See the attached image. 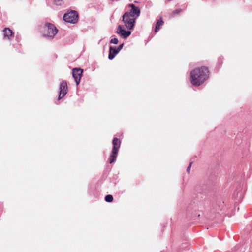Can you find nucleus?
Masks as SVG:
<instances>
[{
	"mask_svg": "<svg viewBox=\"0 0 252 252\" xmlns=\"http://www.w3.org/2000/svg\"><path fill=\"white\" fill-rule=\"evenodd\" d=\"M208 70L207 68L202 67L197 68L190 72V81L194 86H199L202 84L208 77Z\"/></svg>",
	"mask_w": 252,
	"mask_h": 252,
	"instance_id": "nucleus-1",
	"label": "nucleus"
},
{
	"mask_svg": "<svg viewBox=\"0 0 252 252\" xmlns=\"http://www.w3.org/2000/svg\"><path fill=\"white\" fill-rule=\"evenodd\" d=\"M58 32V30L54 25L46 23L42 31L43 36L52 39Z\"/></svg>",
	"mask_w": 252,
	"mask_h": 252,
	"instance_id": "nucleus-2",
	"label": "nucleus"
},
{
	"mask_svg": "<svg viewBox=\"0 0 252 252\" xmlns=\"http://www.w3.org/2000/svg\"><path fill=\"white\" fill-rule=\"evenodd\" d=\"M121 142L117 138H114L113 142V149L111 154L109 157V162L112 163L116 159L118 155V150L120 147Z\"/></svg>",
	"mask_w": 252,
	"mask_h": 252,
	"instance_id": "nucleus-3",
	"label": "nucleus"
},
{
	"mask_svg": "<svg viewBox=\"0 0 252 252\" xmlns=\"http://www.w3.org/2000/svg\"><path fill=\"white\" fill-rule=\"evenodd\" d=\"M136 18L130 16L127 13H125L123 16V21L125 26L128 30L133 29L135 23Z\"/></svg>",
	"mask_w": 252,
	"mask_h": 252,
	"instance_id": "nucleus-4",
	"label": "nucleus"
},
{
	"mask_svg": "<svg viewBox=\"0 0 252 252\" xmlns=\"http://www.w3.org/2000/svg\"><path fill=\"white\" fill-rule=\"evenodd\" d=\"M78 15L75 11L66 13L63 16V20L68 23H75L77 21Z\"/></svg>",
	"mask_w": 252,
	"mask_h": 252,
	"instance_id": "nucleus-5",
	"label": "nucleus"
},
{
	"mask_svg": "<svg viewBox=\"0 0 252 252\" xmlns=\"http://www.w3.org/2000/svg\"><path fill=\"white\" fill-rule=\"evenodd\" d=\"M128 7L131 8L130 10L125 13H127L130 16L135 18L136 19L139 16L140 10L138 7L135 6L133 4H128Z\"/></svg>",
	"mask_w": 252,
	"mask_h": 252,
	"instance_id": "nucleus-6",
	"label": "nucleus"
},
{
	"mask_svg": "<svg viewBox=\"0 0 252 252\" xmlns=\"http://www.w3.org/2000/svg\"><path fill=\"white\" fill-rule=\"evenodd\" d=\"M68 89L67 83L65 81H63L61 84L60 87V93L58 97V99L63 98L67 93Z\"/></svg>",
	"mask_w": 252,
	"mask_h": 252,
	"instance_id": "nucleus-7",
	"label": "nucleus"
},
{
	"mask_svg": "<svg viewBox=\"0 0 252 252\" xmlns=\"http://www.w3.org/2000/svg\"><path fill=\"white\" fill-rule=\"evenodd\" d=\"M116 32L123 38H127L131 33L129 31L124 30L121 25L118 26Z\"/></svg>",
	"mask_w": 252,
	"mask_h": 252,
	"instance_id": "nucleus-8",
	"label": "nucleus"
},
{
	"mask_svg": "<svg viewBox=\"0 0 252 252\" xmlns=\"http://www.w3.org/2000/svg\"><path fill=\"white\" fill-rule=\"evenodd\" d=\"M82 71L83 70L79 68H74L72 70V75L77 85L80 83Z\"/></svg>",
	"mask_w": 252,
	"mask_h": 252,
	"instance_id": "nucleus-9",
	"label": "nucleus"
},
{
	"mask_svg": "<svg viewBox=\"0 0 252 252\" xmlns=\"http://www.w3.org/2000/svg\"><path fill=\"white\" fill-rule=\"evenodd\" d=\"M3 38L4 39H10L11 37L13 36V33L12 31L8 28H5L3 30Z\"/></svg>",
	"mask_w": 252,
	"mask_h": 252,
	"instance_id": "nucleus-10",
	"label": "nucleus"
},
{
	"mask_svg": "<svg viewBox=\"0 0 252 252\" xmlns=\"http://www.w3.org/2000/svg\"><path fill=\"white\" fill-rule=\"evenodd\" d=\"M118 53L119 52L117 51V49H116V48L110 47L108 56L109 59L112 60Z\"/></svg>",
	"mask_w": 252,
	"mask_h": 252,
	"instance_id": "nucleus-11",
	"label": "nucleus"
},
{
	"mask_svg": "<svg viewBox=\"0 0 252 252\" xmlns=\"http://www.w3.org/2000/svg\"><path fill=\"white\" fill-rule=\"evenodd\" d=\"M163 24V21L161 20V19L158 20L156 23V25L155 27V31L156 32H158L160 28V26H162Z\"/></svg>",
	"mask_w": 252,
	"mask_h": 252,
	"instance_id": "nucleus-12",
	"label": "nucleus"
},
{
	"mask_svg": "<svg viewBox=\"0 0 252 252\" xmlns=\"http://www.w3.org/2000/svg\"><path fill=\"white\" fill-rule=\"evenodd\" d=\"M113 199V198L111 195H107L105 197V201L108 202H111Z\"/></svg>",
	"mask_w": 252,
	"mask_h": 252,
	"instance_id": "nucleus-13",
	"label": "nucleus"
},
{
	"mask_svg": "<svg viewBox=\"0 0 252 252\" xmlns=\"http://www.w3.org/2000/svg\"><path fill=\"white\" fill-rule=\"evenodd\" d=\"M54 2L57 5H61L63 3V0H54Z\"/></svg>",
	"mask_w": 252,
	"mask_h": 252,
	"instance_id": "nucleus-14",
	"label": "nucleus"
},
{
	"mask_svg": "<svg viewBox=\"0 0 252 252\" xmlns=\"http://www.w3.org/2000/svg\"><path fill=\"white\" fill-rule=\"evenodd\" d=\"M182 10L181 9H178L176 10H175L173 13H172V16L174 17L175 15L179 14L182 12Z\"/></svg>",
	"mask_w": 252,
	"mask_h": 252,
	"instance_id": "nucleus-15",
	"label": "nucleus"
},
{
	"mask_svg": "<svg viewBox=\"0 0 252 252\" xmlns=\"http://www.w3.org/2000/svg\"><path fill=\"white\" fill-rule=\"evenodd\" d=\"M110 43H112V44H117L118 43V40L117 38H112L111 40H110Z\"/></svg>",
	"mask_w": 252,
	"mask_h": 252,
	"instance_id": "nucleus-16",
	"label": "nucleus"
},
{
	"mask_svg": "<svg viewBox=\"0 0 252 252\" xmlns=\"http://www.w3.org/2000/svg\"><path fill=\"white\" fill-rule=\"evenodd\" d=\"M123 47V44L120 45L116 49H117V51L119 52L122 49Z\"/></svg>",
	"mask_w": 252,
	"mask_h": 252,
	"instance_id": "nucleus-17",
	"label": "nucleus"
},
{
	"mask_svg": "<svg viewBox=\"0 0 252 252\" xmlns=\"http://www.w3.org/2000/svg\"><path fill=\"white\" fill-rule=\"evenodd\" d=\"M191 164H192V163H190L189 164V166L188 167V168H187V172H188V173H189V171H190V168H191Z\"/></svg>",
	"mask_w": 252,
	"mask_h": 252,
	"instance_id": "nucleus-18",
	"label": "nucleus"
}]
</instances>
